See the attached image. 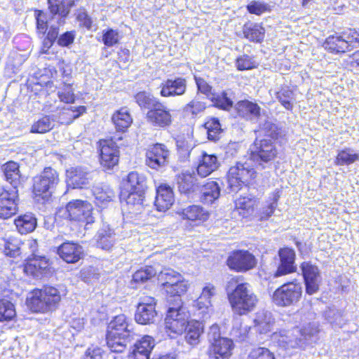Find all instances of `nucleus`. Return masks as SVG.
<instances>
[{
  "label": "nucleus",
  "mask_w": 359,
  "mask_h": 359,
  "mask_svg": "<svg viewBox=\"0 0 359 359\" xmlns=\"http://www.w3.org/2000/svg\"><path fill=\"white\" fill-rule=\"evenodd\" d=\"M15 316L14 305L8 300L0 299V321L11 320Z\"/></svg>",
  "instance_id": "obj_53"
},
{
  "label": "nucleus",
  "mask_w": 359,
  "mask_h": 359,
  "mask_svg": "<svg viewBox=\"0 0 359 359\" xmlns=\"http://www.w3.org/2000/svg\"><path fill=\"white\" fill-rule=\"evenodd\" d=\"M53 128V123L50 116H45L35 122L31 128V133H45L50 131Z\"/></svg>",
  "instance_id": "obj_52"
},
{
  "label": "nucleus",
  "mask_w": 359,
  "mask_h": 359,
  "mask_svg": "<svg viewBox=\"0 0 359 359\" xmlns=\"http://www.w3.org/2000/svg\"><path fill=\"white\" fill-rule=\"evenodd\" d=\"M146 120L153 127L165 128L172 124L173 118L171 110L161 102L153 109L147 111Z\"/></svg>",
  "instance_id": "obj_14"
},
{
  "label": "nucleus",
  "mask_w": 359,
  "mask_h": 359,
  "mask_svg": "<svg viewBox=\"0 0 359 359\" xmlns=\"http://www.w3.org/2000/svg\"><path fill=\"white\" fill-rule=\"evenodd\" d=\"M194 306L197 309L198 315L201 316L200 318L202 320H205L210 318V313L211 309V301L210 300H201L199 304V297L195 302Z\"/></svg>",
  "instance_id": "obj_59"
},
{
  "label": "nucleus",
  "mask_w": 359,
  "mask_h": 359,
  "mask_svg": "<svg viewBox=\"0 0 359 359\" xmlns=\"http://www.w3.org/2000/svg\"><path fill=\"white\" fill-rule=\"evenodd\" d=\"M236 66L238 70L245 71L255 68L257 63L252 57L248 55H243L237 57Z\"/></svg>",
  "instance_id": "obj_58"
},
{
  "label": "nucleus",
  "mask_w": 359,
  "mask_h": 359,
  "mask_svg": "<svg viewBox=\"0 0 359 359\" xmlns=\"http://www.w3.org/2000/svg\"><path fill=\"white\" fill-rule=\"evenodd\" d=\"M15 224L20 233L26 234L35 229L36 226V219L31 213L25 214L15 219Z\"/></svg>",
  "instance_id": "obj_39"
},
{
  "label": "nucleus",
  "mask_w": 359,
  "mask_h": 359,
  "mask_svg": "<svg viewBox=\"0 0 359 359\" xmlns=\"http://www.w3.org/2000/svg\"><path fill=\"white\" fill-rule=\"evenodd\" d=\"M60 26V25H57L55 23L50 22V28H49L47 36L43 41V52H47L57 39Z\"/></svg>",
  "instance_id": "obj_54"
},
{
  "label": "nucleus",
  "mask_w": 359,
  "mask_h": 359,
  "mask_svg": "<svg viewBox=\"0 0 359 359\" xmlns=\"http://www.w3.org/2000/svg\"><path fill=\"white\" fill-rule=\"evenodd\" d=\"M323 46L331 53H344L348 51V45L344 43L341 35L330 36L326 39Z\"/></svg>",
  "instance_id": "obj_46"
},
{
  "label": "nucleus",
  "mask_w": 359,
  "mask_h": 359,
  "mask_svg": "<svg viewBox=\"0 0 359 359\" xmlns=\"http://www.w3.org/2000/svg\"><path fill=\"white\" fill-rule=\"evenodd\" d=\"M132 324L123 314L116 316L107 326V344L112 352L122 353L133 339Z\"/></svg>",
  "instance_id": "obj_2"
},
{
  "label": "nucleus",
  "mask_w": 359,
  "mask_h": 359,
  "mask_svg": "<svg viewBox=\"0 0 359 359\" xmlns=\"http://www.w3.org/2000/svg\"><path fill=\"white\" fill-rule=\"evenodd\" d=\"M86 109V107L84 106H79L78 107H71L68 108L63 107L58 116V121L61 124L69 125L83 114Z\"/></svg>",
  "instance_id": "obj_41"
},
{
  "label": "nucleus",
  "mask_w": 359,
  "mask_h": 359,
  "mask_svg": "<svg viewBox=\"0 0 359 359\" xmlns=\"http://www.w3.org/2000/svg\"><path fill=\"white\" fill-rule=\"evenodd\" d=\"M325 320L333 327H341L343 318L341 313L335 309L328 308L324 313Z\"/></svg>",
  "instance_id": "obj_57"
},
{
  "label": "nucleus",
  "mask_w": 359,
  "mask_h": 359,
  "mask_svg": "<svg viewBox=\"0 0 359 359\" xmlns=\"http://www.w3.org/2000/svg\"><path fill=\"white\" fill-rule=\"evenodd\" d=\"M221 187L217 182L208 181L202 187L201 199L203 203L211 204L219 198Z\"/></svg>",
  "instance_id": "obj_31"
},
{
  "label": "nucleus",
  "mask_w": 359,
  "mask_h": 359,
  "mask_svg": "<svg viewBox=\"0 0 359 359\" xmlns=\"http://www.w3.org/2000/svg\"><path fill=\"white\" fill-rule=\"evenodd\" d=\"M302 294L301 284L294 280L284 283L277 288L272 295V301L278 306H290L300 300Z\"/></svg>",
  "instance_id": "obj_6"
},
{
  "label": "nucleus",
  "mask_w": 359,
  "mask_h": 359,
  "mask_svg": "<svg viewBox=\"0 0 359 359\" xmlns=\"http://www.w3.org/2000/svg\"><path fill=\"white\" fill-rule=\"evenodd\" d=\"M251 162H238L229 168L228 172V184L231 191H237L242 184L248 183L256 176V171Z\"/></svg>",
  "instance_id": "obj_8"
},
{
  "label": "nucleus",
  "mask_w": 359,
  "mask_h": 359,
  "mask_svg": "<svg viewBox=\"0 0 359 359\" xmlns=\"http://www.w3.org/2000/svg\"><path fill=\"white\" fill-rule=\"evenodd\" d=\"M226 264L232 270L245 272L254 268L257 261L255 257L248 250H236L229 256Z\"/></svg>",
  "instance_id": "obj_12"
},
{
  "label": "nucleus",
  "mask_w": 359,
  "mask_h": 359,
  "mask_svg": "<svg viewBox=\"0 0 359 359\" xmlns=\"http://www.w3.org/2000/svg\"><path fill=\"white\" fill-rule=\"evenodd\" d=\"M356 161H359V152L346 147L338 151L334 163L337 165H349Z\"/></svg>",
  "instance_id": "obj_44"
},
{
  "label": "nucleus",
  "mask_w": 359,
  "mask_h": 359,
  "mask_svg": "<svg viewBox=\"0 0 359 359\" xmlns=\"http://www.w3.org/2000/svg\"><path fill=\"white\" fill-rule=\"evenodd\" d=\"M135 100L142 110L150 111L156 107L160 100L149 92L141 91L135 95Z\"/></svg>",
  "instance_id": "obj_37"
},
{
  "label": "nucleus",
  "mask_w": 359,
  "mask_h": 359,
  "mask_svg": "<svg viewBox=\"0 0 359 359\" xmlns=\"http://www.w3.org/2000/svg\"><path fill=\"white\" fill-rule=\"evenodd\" d=\"M236 109L240 116L246 119H252L259 115L260 108L256 104L248 100L239 102L236 105Z\"/></svg>",
  "instance_id": "obj_38"
},
{
  "label": "nucleus",
  "mask_w": 359,
  "mask_h": 359,
  "mask_svg": "<svg viewBox=\"0 0 359 359\" xmlns=\"http://www.w3.org/2000/svg\"><path fill=\"white\" fill-rule=\"evenodd\" d=\"M243 33L248 40L259 43L264 38L265 29L259 24L247 22L243 27Z\"/></svg>",
  "instance_id": "obj_35"
},
{
  "label": "nucleus",
  "mask_w": 359,
  "mask_h": 359,
  "mask_svg": "<svg viewBox=\"0 0 359 359\" xmlns=\"http://www.w3.org/2000/svg\"><path fill=\"white\" fill-rule=\"evenodd\" d=\"M60 257L67 263H76L82 257L83 250L82 246L73 242H64L57 250Z\"/></svg>",
  "instance_id": "obj_24"
},
{
  "label": "nucleus",
  "mask_w": 359,
  "mask_h": 359,
  "mask_svg": "<svg viewBox=\"0 0 359 359\" xmlns=\"http://www.w3.org/2000/svg\"><path fill=\"white\" fill-rule=\"evenodd\" d=\"M247 10L250 13L257 15L269 12L271 11L270 6L262 1H252L247 6Z\"/></svg>",
  "instance_id": "obj_60"
},
{
  "label": "nucleus",
  "mask_w": 359,
  "mask_h": 359,
  "mask_svg": "<svg viewBox=\"0 0 359 359\" xmlns=\"http://www.w3.org/2000/svg\"><path fill=\"white\" fill-rule=\"evenodd\" d=\"M49 265L48 259L46 257L32 254V257L27 259L24 271L27 275L41 278L46 273Z\"/></svg>",
  "instance_id": "obj_23"
},
{
  "label": "nucleus",
  "mask_w": 359,
  "mask_h": 359,
  "mask_svg": "<svg viewBox=\"0 0 359 359\" xmlns=\"http://www.w3.org/2000/svg\"><path fill=\"white\" fill-rule=\"evenodd\" d=\"M188 286V282L184 278H183L182 280H180L179 283L172 285L170 290H167L165 292L170 296L177 297L176 299H180V297L187 292Z\"/></svg>",
  "instance_id": "obj_63"
},
{
  "label": "nucleus",
  "mask_w": 359,
  "mask_h": 359,
  "mask_svg": "<svg viewBox=\"0 0 359 359\" xmlns=\"http://www.w3.org/2000/svg\"><path fill=\"white\" fill-rule=\"evenodd\" d=\"M61 296L57 289L46 286L29 292L27 305L33 312L46 313L55 309L60 302Z\"/></svg>",
  "instance_id": "obj_3"
},
{
  "label": "nucleus",
  "mask_w": 359,
  "mask_h": 359,
  "mask_svg": "<svg viewBox=\"0 0 359 359\" xmlns=\"http://www.w3.org/2000/svg\"><path fill=\"white\" fill-rule=\"evenodd\" d=\"M202 330V323L198 320L187 322L184 329L187 332L185 339L187 343L192 346L198 344Z\"/></svg>",
  "instance_id": "obj_42"
},
{
  "label": "nucleus",
  "mask_w": 359,
  "mask_h": 359,
  "mask_svg": "<svg viewBox=\"0 0 359 359\" xmlns=\"http://www.w3.org/2000/svg\"><path fill=\"white\" fill-rule=\"evenodd\" d=\"M59 182L57 172L50 168L43 170L33 178V193L43 199L48 198Z\"/></svg>",
  "instance_id": "obj_7"
},
{
  "label": "nucleus",
  "mask_w": 359,
  "mask_h": 359,
  "mask_svg": "<svg viewBox=\"0 0 359 359\" xmlns=\"http://www.w3.org/2000/svg\"><path fill=\"white\" fill-rule=\"evenodd\" d=\"M175 201L172 189L166 184L160 185L156 189L154 205L158 211L165 212Z\"/></svg>",
  "instance_id": "obj_25"
},
{
  "label": "nucleus",
  "mask_w": 359,
  "mask_h": 359,
  "mask_svg": "<svg viewBox=\"0 0 359 359\" xmlns=\"http://www.w3.org/2000/svg\"><path fill=\"white\" fill-rule=\"evenodd\" d=\"M219 166L217 157L214 154L203 152L196 168L197 173L201 177H205L215 171Z\"/></svg>",
  "instance_id": "obj_28"
},
{
  "label": "nucleus",
  "mask_w": 359,
  "mask_h": 359,
  "mask_svg": "<svg viewBox=\"0 0 359 359\" xmlns=\"http://www.w3.org/2000/svg\"><path fill=\"white\" fill-rule=\"evenodd\" d=\"M248 359H275V356L268 348L257 347L251 350Z\"/></svg>",
  "instance_id": "obj_61"
},
{
  "label": "nucleus",
  "mask_w": 359,
  "mask_h": 359,
  "mask_svg": "<svg viewBox=\"0 0 359 359\" xmlns=\"http://www.w3.org/2000/svg\"><path fill=\"white\" fill-rule=\"evenodd\" d=\"M187 80L182 77L168 79L161 83L160 95L163 97L182 96L187 91Z\"/></svg>",
  "instance_id": "obj_20"
},
{
  "label": "nucleus",
  "mask_w": 359,
  "mask_h": 359,
  "mask_svg": "<svg viewBox=\"0 0 359 359\" xmlns=\"http://www.w3.org/2000/svg\"><path fill=\"white\" fill-rule=\"evenodd\" d=\"M213 105L223 110H229L233 107V101L227 91L213 94L210 98Z\"/></svg>",
  "instance_id": "obj_50"
},
{
  "label": "nucleus",
  "mask_w": 359,
  "mask_h": 359,
  "mask_svg": "<svg viewBox=\"0 0 359 359\" xmlns=\"http://www.w3.org/2000/svg\"><path fill=\"white\" fill-rule=\"evenodd\" d=\"M144 192L130 191L125 198L126 210L135 215L141 214L144 209Z\"/></svg>",
  "instance_id": "obj_30"
},
{
  "label": "nucleus",
  "mask_w": 359,
  "mask_h": 359,
  "mask_svg": "<svg viewBox=\"0 0 359 359\" xmlns=\"http://www.w3.org/2000/svg\"><path fill=\"white\" fill-rule=\"evenodd\" d=\"M176 306L170 307L165 318V325L167 332L181 334L184 331L187 323L188 316L182 307L181 299H175Z\"/></svg>",
  "instance_id": "obj_9"
},
{
  "label": "nucleus",
  "mask_w": 359,
  "mask_h": 359,
  "mask_svg": "<svg viewBox=\"0 0 359 359\" xmlns=\"http://www.w3.org/2000/svg\"><path fill=\"white\" fill-rule=\"evenodd\" d=\"M66 210L70 219L87 224L95 222L93 208L87 201L72 200L66 205Z\"/></svg>",
  "instance_id": "obj_10"
},
{
  "label": "nucleus",
  "mask_w": 359,
  "mask_h": 359,
  "mask_svg": "<svg viewBox=\"0 0 359 359\" xmlns=\"http://www.w3.org/2000/svg\"><path fill=\"white\" fill-rule=\"evenodd\" d=\"M226 292L233 311L240 316L251 312L257 303V296L247 283H241L239 277L231 278L226 284Z\"/></svg>",
  "instance_id": "obj_1"
},
{
  "label": "nucleus",
  "mask_w": 359,
  "mask_h": 359,
  "mask_svg": "<svg viewBox=\"0 0 359 359\" xmlns=\"http://www.w3.org/2000/svg\"><path fill=\"white\" fill-rule=\"evenodd\" d=\"M116 129L118 131L125 132L133 123L130 114L126 108H121L116 111L111 117Z\"/></svg>",
  "instance_id": "obj_34"
},
{
  "label": "nucleus",
  "mask_w": 359,
  "mask_h": 359,
  "mask_svg": "<svg viewBox=\"0 0 359 359\" xmlns=\"http://www.w3.org/2000/svg\"><path fill=\"white\" fill-rule=\"evenodd\" d=\"M120 39L119 32L116 29L109 28L102 32V42L107 47L117 44Z\"/></svg>",
  "instance_id": "obj_56"
},
{
  "label": "nucleus",
  "mask_w": 359,
  "mask_h": 359,
  "mask_svg": "<svg viewBox=\"0 0 359 359\" xmlns=\"http://www.w3.org/2000/svg\"><path fill=\"white\" fill-rule=\"evenodd\" d=\"M299 330L301 332L299 334V338H302V346L318 332V327L314 323H309Z\"/></svg>",
  "instance_id": "obj_64"
},
{
  "label": "nucleus",
  "mask_w": 359,
  "mask_h": 359,
  "mask_svg": "<svg viewBox=\"0 0 359 359\" xmlns=\"http://www.w3.org/2000/svg\"><path fill=\"white\" fill-rule=\"evenodd\" d=\"M67 184L74 189L87 187L93 179L92 173L82 167L72 168L67 170Z\"/></svg>",
  "instance_id": "obj_22"
},
{
  "label": "nucleus",
  "mask_w": 359,
  "mask_h": 359,
  "mask_svg": "<svg viewBox=\"0 0 359 359\" xmlns=\"http://www.w3.org/2000/svg\"><path fill=\"white\" fill-rule=\"evenodd\" d=\"M208 339L211 344L210 359H229L233 348L231 339L221 337L219 327L212 325L208 333Z\"/></svg>",
  "instance_id": "obj_5"
},
{
  "label": "nucleus",
  "mask_w": 359,
  "mask_h": 359,
  "mask_svg": "<svg viewBox=\"0 0 359 359\" xmlns=\"http://www.w3.org/2000/svg\"><path fill=\"white\" fill-rule=\"evenodd\" d=\"M196 184V178L194 172H185L180 175L177 178L178 188L182 193H189Z\"/></svg>",
  "instance_id": "obj_48"
},
{
  "label": "nucleus",
  "mask_w": 359,
  "mask_h": 359,
  "mask_svg": "<svg viewBox=\"0 0 359 359\" xmlns=\"http://www.w3.org/2000/svg\"><path fill=\"white\" fill-rule=\"evenodd\" d=\"M100 164L107 169L112 168L118 162V147L111 140L100 141Z\"/></svg>",
  "instance_id": "obj_19"
},
{
  "label": "nucleus",
  "mask_w": 359,
  "mask_h": 359,
  "mask_svg": "<svg viewBox=\"0 0 359 359\" xmlns=\"http://www.w3.org/2000/svg\"><path fill=\"white\" fill-rule=\"evenodd\" d=\"M300 332L298 327L291 330H280L278 332H273L272 339L284 348L302 347V338H299Z\"/></svg>",
  "instance_id": "obj_21"
},
{
  "label": "nucleus",
  "mask_w": 359,
  "mask_h": 359,
  "mask_svg": "<svg viewBox=\"0 0 359 359\" xmlns=\"http://www.w3.org/2000/svg\"><path fill=\"white\" fill-rule=\"evenodd\" d=\"M18 190L15 188H3L0 193V217L6 219L17 211Z\"/></svg>",
  "instance_id": "obj_15"
},
{
  "label": "nucleus",
  "mask_w": 359,
  "mask_h": 359,
  "mask_svg": "<svg viewBox=\"0 0 359 359\" xmlns=\"http://www.w3.org/2000/svg\"><path fill=\"white\" fill-rule=\"evenodd\" d=\"M36 29L39 33L44 35L48 27L50 28V19L47 20L46 15L41 11H36Z\"/></svg>",
  "instance_id": "obj_62"
},
{
  "label": "nucleus",
  "mask_w": 359,
  "mask_h": 359,
  "mask_svg": "<svg viewBox=\"0 0 359 359\" xmlns=\"http://www.w3.org/2000/svg\"><path fill=\"white\" fill-rule=\"evenodd\" d=\"M126 186L132 192H144L146 188V178L137 172H130L127 176Z\"/></svg>",
  "instance_id": "obj_47"
},
{
  "label": "nucleus",
  "mask_w": 359,
  "mask_h": 359,
  "mask_svg": "<svg viewBox=\"0 0 359 359\" xmlns=\"http://www.w3.org/2000/svg\"><path fill=\"white\" fill-rule=\"evenodd\" d=\"M204 126L207 130L208 140L216 142L219 139L220 135L222 133V129L218 118H209L205 123Z\"/></svg>",
  "instance_id": "obj_49"
},
{
  "label": "nucleus",
  "mask_w": 359,
  "mask_h": 359,
  "mask_svg": "<svg viewBox=\"0 0 359 359\" xmlns=\"http://www.w3.org/2000/svg\"><path fill=\"white\" fill-rule=\"evenodd\" d=\"M255 327L260 334H266L270 332L274 323L271 313L267 311L258 312L255 318Z\"/></svg>",
  "instance_id": "obj_33"
},
{
  "label": "nucleus",
  "mask_w": 359,
  "mask_h": 359,
  "mask_svg": "<svg viewBox=\"0 0 359 359\" xmlns=\"http://www.w3.org/2000/svg\"><path fill=\"white\" fill-rule=\"evenodd\" d=\"M276 98L287 110L293 109L295 101L294 92L289 88H283L276 93Z\"/></svg>",
  "instance_id": "obj_51"
},
{
  "label": "nucleus",
  "mask_w": 359,
  "mask_h": 359,
  "mask_svg": "<svg viewBox=\"0 0 359 359\" xmlns=\"http://www.w3.org/2000/svg\"><path fill=\"white\" fill-rule=\"evenodd\" d=\"M157 274V271L151 266H147L137 270L133 275L131 285L133 287H138L147 283Z\"/></svg>",
  "instance_id": "obj_36"
},
{
  "label": "nucleus",
  "mask_w": 359,
  "mask_h": 359,
  "mask_svg": "<svg viewBox=\"0 0 359 359\" xmlns=\"http://www.w3.org/2000/svg\"><path fill=\"white\" fill-rule=\"evenodd\" d=\"M183 219L190 222L202 223L209 217V212L205 208L198 205H190L177 211Z\"/></svg>",
  "instance_id": "obj_27"
},
{
  "label": "nucleus",
  "mask_w": 359,
  "mask_h": 359,
  "mask_svg": "<svg viewBox=\"0 0 359 359\" xmlns=\"http://www.w3.org/2000/svg\"><path fill=\"white\" fill-rule=\"evenodd\" d=\"M344 43L348 45V50H351L356 45H359V29H349L342 33Z\"/></svg>",
  "instance_id": "obj_55"
},
{
  "label": "nucleus",
  "mask_w": 359,
  "mask_h": 359,
  "mask_svg": "<svg viewBox=\"0 0 359 359\" xmlns=\"http://www.w3.org/2000/svg\"><path fill=\"white\" fill-rule=\"evenodd\" d=\"M156 302L154 297H143L140 299L135 314V321L141 325L154 323L157 318Z\"/></svg>",
  "instance_id": "obj_11"
},
{
  "label": "nucleus",
  "mask_w": 359,
  "mask_h": 359,
  "mask_svg": "<svg viewBox=\"0 0 359 359\" xmlns=\"http://www.w3.org/2000/svg\"><path fill=\"white\" fill-rule=\"evenodd\" d=\"M280 263L274 273V277H280L296 271L295 252L289 248H280L278 251Z\"/></svg>",
  "instance_id": "obj_18"
},
{
  "label": "nucleus",
  "mask_w": 359,
  "mask_h": 359,
  "mask_svg": "<svg viewBox=\"0 0 359 359\" xmlns=\"http://www.w3.org/2000/svg\"><path fill=\"white\" fill-rule=\"evenodd\" d=\"M183 276L172 269H165L160 272L158 280L162 282V287L164 291L171 290L172 285L182 280Z\"/></svg>",
  "instance_id": "obj_43"
},
{
  "label": "nucleus",
  "mask_w": 359,
  "mask_h": 359,
  "mask_svg": "<svg viewBox=\"0 0 359 359\" xmlns=\"http://www.w3.org/2000/svg\"><path fill=\"white\" fill-rule=\"evenodd\" d=\"M3 170L6 180L12 185V188L17 189L20 177L18 164L9 161L3 165Z\"/></svg>",
  "instance_id": "obj_40"
},
{
  "label": "nucleus",
  "mask_w": 359,
  "mask_h": 359,
  "mask_svg": "<svg viewBox=\"0 0 359 359\" xmlns=\"http://www.w3.org/2000/svg\"><path fill=\"white\" fill-rule=\"evenodd\" d=\"M96 237L97 246L106 250H110L116 241L114 229H111L109 225L106 223L102 224Z\"/></svg>",
  "instance_id": "obj_29"
},
{
  "label": "nucleus",
  "mask_w": 359,
  "mask_h": 359,
  "mask_svg": "<svg viewBox=\"0 0 359 359\" xmlns=\"http://www.w3.org/2000/svg\"><path fill=\"white\" fill-rule=\"evenodd\" d=\"M257 204V199L252 196H241L235 201L236 208L243 211L239 213L243 217H248L252 214Z\"/></svg>",
  "instance_id": "obj_45"
},
{
  "label": "nucleus",
  "mask_w": 359,
  "mask_h": 359,
  "mask_svg": "<svg viewBox=\"0 0 359 359\" xmlns=\"http://www.w3.org/2000/svg\"><path fill=\"white\" fill-rule=\"evenodd\" d=\"M250 149V161L255 163L257 169L265 168L277 155V150L271 139L257 138Z\"/></svg>",
  "instance_id": "obj_4"
},
{
  "label": "nucleus",
  "mask_w": 359,
  "mask_h": 359,
  "mask_svg": "<svg viewBox=\"0 0 359 359\" xmlns=\"http://www.w3.org/2000/svg\"><path fill=\"white\" fill-rule=\"evenodd\" d=\"M170 151L163 144H155L148 147L146 152V164L152 169L158 170L168 163Z\"/></svg>",
  "instance_id": "obj_13"
},
{
  "label": "nucleus",
  "mask_w": 359,
  "mask_h": 359,
  "mask_svg": "<svg viewBox=\"0 0 359 359\" xmlns=\"http://www.w3.org/2000/svg\"><path fill=\"white\" fill-rule=\"evenodd\" d=\"M92 193L97 205L103 206L114 197L113 190L107 184H97L93 187Z\"/></svg>",
  "instance_id": "obj_32"
},
{
  "label": "nucleus",
  "mask_w": 359,
  "mask_h": 359,
  "mask_svg": "<svg viewBox=\"0 0 359 359\" xmlns=\"http://www.w3.org/2000/svg\"><path fill=\"white\" fill-rule=\"evenodd\" d=\"M155 346L154 339L148 335H145L137 340L133 348L132 359H149L150 354Z\"/></svg>",
  "instance_id": "obj_26"
},
{
  "label": "nucleus",
  "mask_w": 359,
  "mask_h": 359,
  "mask_svg": "<svg viewBox=\"0 0 359 359\" xmlns=\"http://www.w3.org/2000/svg\"><path fill=\"white\" fill-rule=\"evenodd\" d=\"M48 9L52 15L50 22L57 25H63L66 18L69 13L70 8L74 6V1L65 3V0H48Z\"/></svg>",
  "instance_id": "obj_17"
},
{
  "label": "nucleus",
  "mask_w": 359,
  "mask_h": 359,
  "mask_svg": "<svg viewBox=\"0 0 359 359\" xmlns=\"http://www.w3.org/2000/svg\"><path fill=\"white\" fill-rule=\"evenodd\" d=\"M306 285V292L313 294L319 290L320 272L318 267L309 262H304L300 266Z\"/></svg>",
  "instance_id": "obj_16"
}]
</instances>
